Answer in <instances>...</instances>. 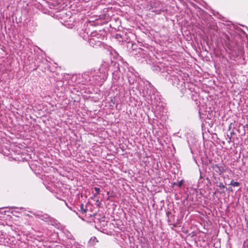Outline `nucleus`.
<instances>
[{"instance_id": "1", "label": "nucleus", "mask_w": 248, "mask_h": 248, "mask_svg": "<svg viewBox=\"0 0 248 248\" xmlns=\"http://www.w3.org/2000/svg\"><path fill=\"white\" fill-rule=\"evenodd\" d=\"M102 38L101 35L97 33L92 32L91 36L89 39L90 45L93 47L99 46L102 42Z\"/></svg>"}, {"instance_id": "2", "label": "nucleus", "mask_w": 248, "mask_h": 248, "mask_svg": "<svg viewBox=\"0 0 248 248\" xmlns=\"http://www.w3.org/2000/svg\"><path fill=\"white\" fill-rule=\"evenodd\" d=\"M109 64L108 62H104L102 64L100 70H102L103 72L104 73V76L106 78H107V75H108V71L109 69Z\"/></svg>"}, {"instance_id": "3", "label": "nucleus", "mask_w": 248, "mask_h": 248, "mask_svg": "<svg viewBox=\"0 0 248 248\" xmlns=\"http://www.w3.org/2000/svg\"><path fill=\"white\" fill-rule=\"evenodd\" d=\"M214 169L217 172L219 173H221L222 172V168L218 166L217 165H215V166L214 167Z\"/></svg>"}, {"instance_id": "4", "label": "nucleus", "mask_w": 248, "mask_h": 248, "mask_svg": "<svg viewBox=\"0 0 248 248\" xmlns=\"http://www.w3.org/2000/svg\"><path fill=\"white\" fill-rule=\"evenodd\" d=\"M230 185L233 187L238 186L240 185V183L237 182H234L233 180L231 181Z\"/></svg>"}, {"instance_id": "5", "label": "nucleus", "mask_w": 248, "mask_h": 248, "mask_svg": "<svg viewBox=\"0 0 248 248\" xmlns=\"http://www.w3.org/2000/svg\"><path fill=\"white\" fill-rule=\"evenodd\" d=\"M80 211L82 212V213H86L87 209L86 207H85L83 204H81L80 205Z\"/></svg>"}, {"instance_id": "6", "label": "nucleus", "mask_w": 248, "mask_h": 248, "mask_svg": "<svg viewBox=\"0 0 248 248\" xmlns=\"http://www.w3.org/2000/svg\"><path fill=\"white\" fill-rule=\"evenodd\" d=\"M94 190L95 191V195H98L99 194L100 192V188L98 187H94Z\"/></svg>"}, {"instance_id": "7", "label": "nucleus", "mask_w": 248, "mask_h": 248, "mask_svg": "<svg viewBox=\"0 0 248 248\" xmlns=\"http://www.w3.org/2000/svg\"><path fill=\"white\" fill-rule=\"evenodd\" d=\"M183 184V180H181L179 183L178 184H177V186L179 187H181L182 186Z\"/></svg>"}, {"instance_id": "8", "label": "nucleus", "mask_w": 248, "mask_h": 248, "mask_svg": "<svg viewBox=\"0 0 248 248\" xmlns=\"http://www.w3.org/2000/svg\"><path fill=\"white\" fill-rule=\"evenodd\" d=\"M219 187L220 188H224L225 187L224 186L222 183H220L219 185Z\"/></svg>"}, {"instance_id": "9", "label": "nucleus", "mask_w": 248, "mask_h": 248, "mask_svg": "<svg viewBox=\"0 0 248 248\" xmlns=\"http://www.w3.org/2000/svg\"><path fill=\"white\" fill-rule=\"evenodd\" d=\"M157 12H156V13L157 14H159L160 11H161V10H157Z\"/></svg>"}, {"instance_id": "10", "label": "nucleus", "mask_w": 248, "mask_h": 248, "mask_svg": "<svg viewBox=\"0 0 248 248\" xmlns=\"http://www.w3.org/2000/svg\"><path fill=\"white\" fill-rule=\"evenodd\" d=\"M46 217H45V218L46 219L47 218V215H46Z\"/></svg>"}, {"instance_id": "11", "label": "nucleus", "mask_w": 248, "mask_h": 248, "mask_svg": "<svg viewBox=\"0 0 248 248\" xmlns=\"http://www.w3.org/2000/svg\"><path fill=\"white\" fill-rule=\"evenodd\" d=\"M93 239L96 240V238H95V237H94V238H93Z\"/></svg>"}]
</instances>
